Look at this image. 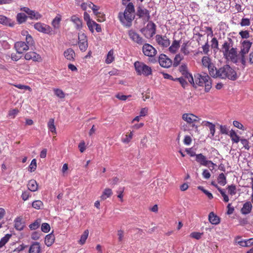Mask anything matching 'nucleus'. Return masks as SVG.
I'll list each match as a JSON object with an SVG mask.
<instances>
[{
    "mask_svg": "<svg viewBox=\"0 0 253 253\" xmlns=\"http://www.w3.org/2000/svg\"><path fill=\"white\" fill-rule=\"evenodd\" d=\"M209 220L212 224L217 225L220 223V218L214 213L211 212L209 214Z\"/></svg>",
    "mask_w": 253,
    "mask_h": 253,
    "instance_id": "nucleus-24",
    "label": "nucleus"
},
{
    "mask_svg": "<svg viewBox=\"0 0 253 253\" xmlns=\"http://www.w3.org/2000/svg\"><path fill=\"white\" fill-rule=\"evenodd\" d=\"M55 94L59 98H64L65 96L64 92L62 90L59 88L53 89Z\"/></svg>",
    "mask_w": 253,
    "mask_h": 253,
    "instance_id": "nucleus-44",
    "label": "nucleus"
},
{
    "mask_svg": "<svg viewBox=\"0 0 253 253\" xmlns=\"http://www.w3.org/2000/svg\"><path fill=\"white\" fill-rule=\"evenodd\" d=\"M14 47L16 52L19 54H22L29 49V45L22 41L15 42Z\"/></svg>",
    "mask_w": 253,
    "mask_h": 253,
    "instance_id": "nucleus-18",
    "label": "nucleus"
},
{
    "mask_svg": "<svg viewBox=\"0 0 253 253\" xmlns=\"http://www.w3.org/2000/svg\"><path fill=\"white\" fill-rule=\"evenodd\" d=\"M37 168V161L36 159H33L31 162L30 165L29 166V170L31 172L34 171Z\"/></svg>",
    "mask_w": 253,
    "mask_h": 253,
    "instance_id": "nucleus-47",
    "label": "nucleus"
},
{
    "mask_svg": "<svg viewBox=\"0 0 253 253\" xmlns=\"http://www.w3.org/2000/svg\"><path fill=\"white\" fill-rule=\"evenodd\" d=\"M27 187L31 191L35 192L38 189V184L35 179H31L28 181Z\"/></svg>",
    "mask_w": 253,
    "mask_h": 253,
    "instance_id": "nucleus-26",
    "label": "nucleus"
},
{
    "mask_svg": "<svg viewBox=\"0 0 253 253\" xmlns=\"http://www.w3.org/2000/svg\"><path fill=\"white\" fill-rule=\"evenodd\" d=\"M13 85L15 87H16L19 89L28 90L30 91H32V88H31L30 86H29L28 85H23V84H14Z\"/></svg>",
    "mask_w": 253,
    "mask_h": 253,
    "instance_id": "nucleus-49",
    "label": "nucleus"
},
{
    "mask_svg": "<svg viewBox=\"0 0 253 253\" xmlns=\"http://www.w3.org/2000/svg\"><path fill=\"white\" fill-rule=\"evenodd\" d=\"M71 21L75 25L77 30H80L83 27L82 20L76 15H73L71 17Z\"/></svg>",
    "mask_w": 253,
    "mask_h": 253,
    "instance_id": "nucleus-20",
    "label": "nucleus"
},
{
    "mask_svg": "<svg viewBox=\"0 0 253 253\" xmlns=\"http://www.w3.org/2000/svg\"><path fill=\"white\" fill-rule=\"evenodd\" d=\"M22 217L20 216L17 217L14 220V227L17 230L21 231L23 230L24 227V224L22 221Z\"/></svg>",
    "mask_w": 253,
    "mask_h": 253,
    "instance_id": "nucleus-25",
    "label": "nucleus"
},
{
    "mask_svg": "<svg viewBox=\"0 0 253 253\" xmlns=\"http://www.w3.org/2000/svg\"><path fill=\"white\" fill-rule=\"evenodd\" d=\"M54 240V235L51 233L46 235L44 239V243L47 247H50L53 244Z\"/></svg>",
    "mask_w": 253,
    "mask_h": 253,
    "instance_id": "nucleus-28",
    "label": "nucleus"
},
{
    "mask_svg": "<svg viewBox=\"0 0 253 253\" xmlns=\"http://www.w3.org/2000/svg\"><path fill=\"white\" fill-rule=\"evenodd\" d=\"M113 194L112 190L108 188H105L102 192V195L100 196L101 200L104 201L107 199L108 198L110 197Z\"/></svg>",
    "mask_w": 253,
    "mask_h": 253,
    "instance_id": "nucleus-30",
    "label": "nucleus"
},
{
    "mask_svg": "<svg viewBox=\"0 0 253 253\" xmlns=\"http://www.w3.org/2000/svg\"><path fill=\"white\" fill-rule=\"evenodd\" d=\"M41 248L40 244L38 242H34L29 248V253H41Z\"/></svg>",
    "mask_w": 253,
    "mask_h": 253,
    "instance_id": "nucleus-23",
    "label": "nucleus"
},
{
    "mask_svg": "<svg viewBox=\"0 0 253 253\" xmlns=\"http://www.w3.org/2000/svg\"><path fill=\"white\" fill-rule=\"evenodd\" d=\"M143 52L145 55L153 57L157 53V50L151 45L148 43H145L142 48Z\"/></svg>",
    "mask_w": 253,
    "mask_h": 253,
    "instance_id": "nucleus-14",
    "label": "nucleus"
},
{
    "mask_svg": "<svg viewBox=\"0 0 253 253\" xmlns=\"http://www.w3.org/2000/svg\"><path fill=\"white\" fill-rule=\"evenodd\" d=\"M156 40L158 44L163 47H167L170 45V41L166 36L157 35Z\"/></svg>",
    "mask_w": 253,
    "mask_h": 253,
    "instance_id": "nucleus-17",
    "label": "nucleus"
},
{
    "mask_svg": "<svg viewBox=\"0 0 253 253\" xmlns=\"http://www.w3.org/2000/svg\"><path fill=\"white\" fill-rule=\"evenodd\" d=\"M158 61L160 65L165 68H169L172 64V60L164 54L160 55Z\"/></svg>",
    "mask_w": 253,
    "mask_h": 253,
    "instance_id": "nucleus-12",
    "label": "nucleus"
},
{
    "mask_svg": "<svg viewBox=\"0 0 253 253\" xmlns=\"http://www.w3.org/2000/svg\"><path fill=\"white\" fill-rule=\"evenodd\" d=\"M189 82L191 84H195L200 86H205V91L209 92L211 88V80L209 76L206 74L203 75L197 74L194 75V81L193 77L190 74L187 75Z\"/></svg>",
    "mask_w": 253,
    "mask_h": 253,
    "instance_id": "nucleus-2",
    "label": "nucleus"
},
{
    "mask_svg": "<svg viewBox=\"0 0 253 253\" xmlns=\"http://www.w3.org/2000/svg\"><path fill=\"white\" fill-rule=\"evenodd\" d=\"M134 8L132 3H129L124 12H119L118 18L123 25L130 27L134 17Z\"/></svg>",
    "mask_w": 253,
    "mask_h": 253,
    "instance_id": "nucleus-4",
    "label": "nucleus"
},
{
    "mask_svg": "<svg viewBox=\"0 0 253 253\" xmlns=\"http://www.w3.org/2000/svg\"><path fill=\"white\" fill-rule=\"evenodd\" d=\"M117 235L118 236V241L122 242L124 238V231L122 229H119L117 231Z\"/></svg>",
    "mask_w": 253,
    "mask_h": 253,
    "instance_id": "nucleus-52",
    "label": "nucleus"
},
{
    "mask_svg": "<svg viewBox=\"0 0 253 253\" xmlns=\"http://www.w3.org/2000/svg\"><path fill=\"white\" fill-rule=\"evenodd\" d=\"M141 32L147 38L152 37L156 33V25L152 22H149L146 28L141 30Z\"/></svg>",
    "mask_w": 253,
    "mask_h": 253,
    "instance_id": "nucleus-7",
    "label": "nucleus"
},
{
    "mask_svg": "<svg viewBox=\"0 0 253 253\" xmlns=\"http://www.w3.org/2000/svg\"><path fill=\"white\" fill-rule=\"evenodd\" d=\"M251 22L249 19L247 18H243L241 20L240 25L241 26H248L250 25Z\"/></svg>",
    "mask_w": 253,
    "mask_h": 253,
    "instance_id": "nucleus-55",
    "label": "nucleus"
},
{
    "mask_svg": "<svg viewBox=\"0 0 253 253\" xmlns=\"http://www.w3.org/2000/svg\"><path fill=\"white\" fill-rule=\"evenodd\" d=\"M64 55L65 58L68 60L74 61L75 60L76 54L74 50L71 48L65 50Z\"/></svg>",
    "mask_w": 253,
    "mask_h": 253,
    "instance_id": "nucleus-19",
    "label": "nucleus"
},
{
    "mask_svg": "<svg viewBox=\"0 0 253 253\" xmlns=\"http://www.w3.org/2000/svg\"><path fill=\"white\" fill-rule=\"evenodd\" d=\"M220 131L221 134H228L229 129L226 126H220Z\"/></svg>",
    "mask_w": 253,
    "mask_h": 253,
    "instance_id": "nucleus-56",
    "label": "nucleus"
},
{
    "mask_svg": "<svg viewBox=\"0 0 253 253\" xmlns=\"http://www.w3.org/2000/svg\"><path fill=\"white\" fill-rule=\"evenodd\" d=\"M26 44L29 45H32L34 43V41L32 37L30 35H26Z\"/></svg>",
    "mask_w": 253,
    "mask_h": 253,
    "instance_id": "nucleus-53",
    "label": "nucleus"
},
{
    "mask_svg": "<svg viewBox=\"0 0 253 253\" xmlns=\"http://www.w3.org/2000/svg\"><path fill=\"white\" fill-rule=\"evenodd\" d=\"M183 57L180 54H177L175 56L174 58L173 66L174 67H177L179 65L181 61L183 60Z\"/></svg>",
    "mask_w": 253,
    "mask_h": 253,
    "instance_id": "nucleus-41",
    "label": "nucleus"
},
{
    "mask_svg": "<svg viewBox=\"0 0 253 253\" xmlns=\"http://www.w3.org/2000/svg\"><path fill=\"white\" fill-rule=\"evenodd\" d=\"M198 189L205 193L210 199L213 198L212 194L208 190L205 189L203 187L199 186Z\"/></svg>",
    "mask_w": 253,
    "mask_h": 253,
    "instance_id": "nucleus-51",
    "label": "nucleus"
},
{
    "mask_svg": "<svg viewBox=\"0 0 253 253\" xmlns=\"http://www.w3.org/2000/svg\"><path fill=\"white\" fill-rule=\"evenodd\" d=\"M89 31L93 33L94 32V29L95 28V21H92L91 22H87L86 24Z\"/></svg>",
    "mask_w": 253,
    "mask_h": 253,
    "instance_id": "nucleus-60",
    "label": "nucleus"
},
{
    "mask_svg": "<svg viewBox=\"0 0 253 253\" xmlns=\"http://www.w3.org/2000/svg\"><path fill=\"white\" fill-rule=\"evenodd\" d=\"M217 182L222 186H224L226 184V177L223 173L219 174L217 177Z\"/></svg>",
    "mask_w": 253,
    "mask_h": 253,
    "instance_id": "nucleus-39",
    "label": "nucleus"
},
{
    "mask_svg": "<svg viewBox=\"0 0 253 253\" xmlns=\"http://www.w3.org/2000/svg\"><path fill=\"white\" fill-rule=\"evenodd\" d=\"M0 23L11 27L15 25V22L14 21L4 15H0Z\"/></svg>",
    "mask_w": 253,
    "mask_h": 253,
    "instance_id": "nucleus-21",
    "label": "nucleus"
},
{
    "mask_svg": "<svg viewBox=\"0 0 253 253\" xmlns=\"http://www.w3.org/2000/svg\"><path fill=\"white\" fill-rule=\"evenodd\" d=\"M10 45L6 41H0V50H1L2 49H8Z\"/></svg>",
    "mask_w": 253,
    "mask_h": 253,
    "instance_id": "nucleus-54",
    "label": "nucleus"
},
{
    "mask_svg": "<svg viewBox=\"0 0 253 253\" xmlns=\"http://www.w3.org/2000/svg\"><path fill=\"white\" fill-rule=\"evenodd\" d=\"M203 234V233H200V232H193L190 234V236L192 238L199 240L201 238Z\"/></svg>",
    "mask_w": 253,
    "mask_h": 253,
    "instance_id": "nucleus-48",
    "label": "nucleus"
},
{
    "mask_svg": "<svg viewBox=\"0 0 253 253\" xmlns=\"http://www.w3.org/2000/svg\"><path fill=\"white\" fill-rule=\"evenodd\" d=\"M114 50L111 49L107 53L106 58L105 59V63L107 64H110L113 62L115 60V56L114 55Z\"/></svg>",
    "mask_w": 253,
    "mask_h": 253,
    "instance_id": "nucleus-34",
    "label": "nucleus"
},
{
    "mask_svg": "<svg viewBox=\"0 0 253 253\" xmlns=\"http://www.w3.org/2000/svg\"><path fill=\"white\" fill-rule=\"evenodd\" d=\"M132 131L126 133L124 137L122 138V142L125 144H127L130 142L133 137Z\"/></svg>",
    "mask_w": 253,
    "mask_h": 253,
    "instance_id": "nucleus-36",
    "label": "nucleus"
},
{
    "mask_svg": "<svg viewBox=\"0 0 253 253\" xmlns=\"http://www.w3.org/2000/svg\"><path fill=\"white\" fill-rule=\"evenodd\" d=\"M27 60H32L34 62H40L42 61L41 56L35 51H29L27 52L24 56Z\"/></svg>",
    "mask_w": 253,
    "mask_h": 253,
    "instance_id": "nucleus-15",
    "label": "nucleus"
},
{
    "mask_svg": "<svg viewBox=\"0 0 253 253\" xmlns=\"http://www.w3.org/2000/svg\"><path fill=\"white\" fill-rule=\"evenodd\" d=\"M228 193L233 196L236 194V187L234 185H228L227 188Z\"/></svg>",
    "mask_w": 253,
    "mask_h": 253,
    "instance_id": "nucleus-45",
    "label": "nucleus"
},
{
    "mask_svg": "<svg viewBox=\"0 0 253 253\" xmlns=\"http://www.w3.org/2000/svg\"><path fill=\"white\" fill-rule=\"evenodd\" d=\"M180 47V42L178 41L174 40L171 45L169 47V50L172 53H175Z\"/></svg>",
    "mask_w": 253,
    "mask_h": 253,
    "instance_id": "nucleus-27",
    "label": "nucleus"
},
{
    "mask_svg": "<svg viewBox=\"0 0 253 253\" xmlns=\"http://www.w3.org/2000/svg\"><path fill=\"white\" fill-rule=\"evenodd\" d=\"M61 21V16L57 14L51 22V25L54 29H58L60 27V23Z\"/></svg>",
    "mask_w": 253,
    "mask_h": 253,
    "instance_id": "nucleus-33",
    "label": "nucleus"
},
{
    "mask_svg": "<svg viewBox=\"0 0 253 253\" xmlns=\"http://www.w3.org/2000/svg\"><path fill=\"white\" fill-rule=\"evenodd\" d=\"M47 127L50 131H51L53 134H56V130L55 126L54 125V120L53 118H51L49 120L47 123Z\"/></svg>",
    "mask_w": 253,
    "mask_h": 253,
    "instance_id": "nucleus-32",
    "label": "nucleus"
},
{
    "mask_svg": "<svg viewBox=\"0 0 253 253\" xmlns=\"http://www.w3.org/2000/svg\"><path fill=\"white\" fill-rule=\"evenodd\" d=\"M219 192L223 198V201L224 202H228L229 201V198L226 194L225 191L223 189H219Z\"/></svg>",
    "mask_w": 253,
    "mask_h": 253,
    "instance_id": "nucleus-62",
    "label": "nucleus"
},
{
    "mask_svg": "<svg viewBox=\"0 0 253 253\" xmlns=\"http://www.w3.org/2000/svg\"><path fill=\"white\" fill-rule=\"evenodd\" d=\"M239 35L243 39H248L250 37L249 32L247 30L240 31Z\"/></svg>",
    "mask_w": 253,
    "mask_h": 253,
    "instance_id": "nucleus-58",
    "label": "nucleus"
},
{
    "mask_svg": "<svg viewBox=\"0 0 253 253\" xmlns=\"http://www.w3.org/2000/svg\"><path fill=\"white\" fill-rule=\"evenodd\" d=\"M206 160V157L201 153L196 156L195 161L201 166H205Z\"/></svg>",
    "mask_w": 253,
    "mask_h": 253,
    "instance_id": "nucleus-31",
    "label": "nucleus"
},
{
    "mask_svg": "<svg viewBox=\"0 0 253 253\" xmlns=\"http://www.w3.org/2000/svg\"><path fill=\"white\" fill-rule=\"evenodd\" d=\"M28 16L24 13H18L16 15V20L19 24H22L26 21Z\"/></svg>",
    "mask_w": 253,
    "mask_h": 253,
    "instance_id": "nucleus-35",
    "label": "nucleus"
},
{
    "mask_svg": "<svg viewBox=\"0 0 253 253\" xmlns=\"http://www.w3.org/2000/svg\"><path fill=\"white\" fill-rule=\"evenodd\" d=\"M229 136L232 141L234 143H238L240 141V137L237 134L235 131L233 130H231L230 131Z\"/></svg>",
    "mask_w": 253,
    "mask_h": 253,
    "instance_id": "nucleus-37",
    "label": "nucleus"
},
{
    "mask_svg": "<svg viewBox=\"0 0 253 253\" xmlns=\"http://www.w3.org/2000/svg\"><path fill=\"white\" fill-rule=\"evenodd\" d=\"M202 65L204 67L208 68L210 75L212 77V71H215V67L208 56H204L202 59Z\"/></svg>",
    "mask_w": 253,
    "mask_h": 253,
    "instance_id": "nucleus-16",
    "label": "nucleus"
},
{
    "mask_svg": "<svg viewBox=\"0 0 253 253\" xmlns=\"http://www.w3.org/2000/svg\"><path fill=\"white\" fill-rule=\"evenodd\" d=\"M182 119L185 122L189 124H191L192 126H194V123L199 122L200 118L192 113H184L182 116Z\"/></svg>",
    "mask_w": 253,
    "mask_h": 253,
    "instance_id": "nucleus-10",
    "label": "nucleus"
},
{
    "mask_svg": "<svg viewBox=\"0 0 253 253\" xmlns=\"http://www.w3.org/2000/svg\"><path fill=\"white\" fill-rule=\"evenodd\" d=\"M32 207L37 210L41 209L43 206V204L41 200H36L32 203Z\"/></svg>",
    "mask_w": 253,
    "mask_h": 253,
    "instance_id": "nucleus-42",
    "label": "nucleus"
},
{
    "mask_svg": "<svg viewBox=\"0 0 253 253\" xmlns=\"http://www.w3.org/2000/svg\"><path fill=\"white\" fill-rule=\"evenodd\" d=\"M236 243L242 247H246L247 245L245 243V240H241V238L239 237L236 238Z\"/></svg>",
    "mask_w": 253,
    "mask_h": 253,
    "instance_id": "nucleus-61",
    "label": "nucleus"
},
{
    "mask_svg": "<svg viewBox=\"0 0 253 253\" xmlns=\"http://www.w3.org/2000/svg\"><path fill=\"white\" fill-rule=\"evenodd\" d=\"M96 16L97 17V20L98 22H101L105 20V15L102 12H100Z\"/></svg>",
    "mask_w": 253,
    "mask_h": 253,
    "instance_id": "nucleus-57",
    "label": "nucleus"
},
{
    "mask_svg": "<svg viewBox=\"0 0 253 253\" xmlns=\"http://www.w3.org/2000/svg\"><path fill=\"white\" fill-rule=\"evenodd\" d=\"M78 45L82 52L85 51L88 47L87 37L84 33L80 32L78 34Z\"/></svg>",
    "mask_w": 253,
    "mask_h": 253,
    "instance_id": "nucleus-6",
    "label": "nucleus"
},
{
    "mask_svg": "<svg viewBox=\"0 0 253 253\" xmlns=\"http://www.w3.org/2000/svg\"><path fill=\"white\" fill-rule=\"evenodd\" d=\"M211 74L213 78L228 79L232 81H235L238 77L236 71L228 65H225L218 69L215 68V71H212Z\"/></svg>",
    "mask_w": 253,
    "mask_h": 253,
    "instance_id": "nucleus-1",
    "label": "nucleus"
},
{
    "mask_svg": "<svg viewBox=\"0 0 253 253\" xmlns=\"http://www.w3.org/2000/svg\"><path fill=\"white\" fill-rule=\"evenodd\" d=\"M40 222L38 220H36L32 224H31L29 225V227L31 230H35L40 226Z\"/></svg>",
    "mask_w": 253,
    "mask_h": 253,
    "instance_id": "nucleus-59",
    "label": "nucleus"
},
{
    "mask_svg": "<svg viewBox=\"0 0 253 253\" xmlns=\"http://www.w3.org/2000/svg\"><path fill=\"white\" fill-rule=\"evenodd\" d=\"M134 66L138 75H143L145 76H148L152 74L151 68L143 62L136 61Z\"/></svg>",
    "mask_w": 253,
    "mask_h": 253,
    "instance_id": "nucleus-5",
    "label": "nucleus"
},
{
    "mask_svg": "<svg viewBox=\"0 0 253 253\" xmlns=\"http://www.w3.org/2000/svg\"><path fill=\"white\" fill-rule=\"evenodd\" d=\"M252 206L250 202L245 203L241 209V212L244 214L249 213L252 210Z\"/></svg>",
    "mask_w": 253,
    "mask_h": 253,
    "instance_id": "nucleus-29",
    "label": "nucleus"
},
{
    "mask_svg": "<svg viewBox=\"0 0 253 253\" xmlns=\"http://www.w3.org/2000/svg\"><path fill=\"white\" fill-rule=\"evenodd\" d=\"M234 126L239 129L244 130V127L243 125L237 121H234L233 122Z\"/></svg>",
    "mask_w": 253,
    "mask_h": 253,
    "instance_id": "nucleus-63",
    "label": "nucleus"
},
{
    "mask_svg": "<svg viewBox=\"0 0 253 253\" xmlns=\"http://www.w3.org/2000/svg\"><path fill=\"white\" fill-rule=\"evenodd\" d=\"M128 36L129 39L139 45L144 44V40L134 30L130 29L128 31Z\"/></svg>",
    "mask_w": 253,
    "mask_h": 253,
    "instance_id": "nucleus-8",
    "label": "nucleus"
},
{
    "mask_svg": "<svg viewBox=\"0 0 253 253\" xmlns=\"http://www.w3.org/2000/svg\"><path fill=\"white\" fill-rule=\"evenodd\" d=\"M224 57L227 60L232 62H237V52L236 48L233 47V42L230 38L228 41H225L222 45L221 50Z\"/></svg>",
    "mask_w": 253,
    "mask_h": 253,
    "instance_id": "nucleus-3",
    "label": "nucleus"
},
{
    "mask_svg": "<svg viewBox=\"0 0 253 253\" xmlns=\"http://www.w3.org/2000/svg\"><path fill=\"white\" fill-rule=\"evenodd\" d=\"M34 28L38 31L43 34L51 35L53 30L52 28L48 25L41 22H37L34 24Z\"/></svg>",
    "mask_w": 253,
    "mask_h": 253,
    "instance_id": "nucleus-9",
    "label": "nucleus"
},
{
    "mask_svg": "<svg viewBox=\"0 0 253 253\" xmlns=\"http://www.w3.org/2000/svg\"><path fill=\"white\" fill-rule=\"evenodd\" d=\"M30 193L28 191H24L22 193L21 195V198L23 200L26 201L28 199L29 197L30 196Z\"/></svg>",
    "mask_w": 253,
    "mask_h": 253,
    "instance_id": "nucleus-64",
    "label": "nucleus"
},
{
    "mask_svg": "<svg viewBox=\"0 0 253 253\" xmlns=\"http://www.w3.org/2000/svg\"><path fill=\"white\" fill-rule=\"evenodd\" d=\"M18 112L19 110L17 108L11 109L8 111V116L11 118L14 119Z\"/></svg>",
    "mask_w": 253,
    "mask_h": 253,
    "instance_id": "nucleus-46",
    "label": "nucleus"
},
{
    "mask_svg": "<svg viewBox=\"0 0 253 253\" xmlns=\"http://www.w3.org/2000/svg\"><path fill=\"white\" fill-rule=\"evenodd\" d=\"M188 46V42H184L181 45L180 51L184 55H188L190 53Z\"/></svg>",
    "mask_w": 253,
    "mask_h": 253,
    "instance_id": "nucleus-40",
    "label": "nucleus"
},
{
    "mask_svg": "<svg viewBox=\"0 0 253 253\" xmlns=\"http://www.w3.org/2000/svg\"><path fill=\"white\" fill-rule=\"evenodd\" d=\"M136 15L142 19L144 23L148 22L150 17L149 11L141 6L137 8Z\"/></svg>",
    "mask_w": 253,
    "mask_h": 253,
    "instance_id": "nucleus-13",
    "label": "nucleus"
},
{
    "mask_svg": "<svg viewBox=\"0 0 253 253\" xmlns=\"http://www.w3.org/2000/svg\"><path fill=\"white\" fill-rule=\"evenodd\" d=\"M89 231L87 229L85 230L83 234L82 235L80 240L79 241V243L83 245L85 244L86 240L88 236Z\"/></svg>",
    "mask_w": 253,
    "mask_h": 253,
    "instance_id": "nucleus-38",
    "label": "nucleus"
},
{
    "mask_svg": "<svg viewBox=\"0 0 253 253\" xmlns=\"http://www.w3.org/2000/svg\"><path fill=\"white\" fill-rule=\"evenodd\" d=\"M252 45V42L249 41H244L242 43V48L240 52V54H246L250 50Z\"/></svg>",
    "mask_w": 253,
    "mask_h": 253,
    "instance_id": "nucleus-22",
    "label": "nucleus"
},
{
    "mask_svg": "<svg viewBox=\"0 0 253 253\" xmlns=\"http://www.w3.org/2000/svg\"><path fill=\"white\" fill-rule=\"evenodd\" d=\"M50 229V225L47 223H43L42 224L41 230L44 233H47L49 231Z\"/></svg>",
    "mask_w": 253,
    "mask_h": 253,
    "instance_id": "nucleus-50",
    "label": "nucleus"
},
{
    "mask_svg": "<svg viewBox=\"0 0 253 253\" xmlns=\"http://www.w3.org/2000/svg\"><path fill=\"white\" fill-rule=\"evenodd\" d=\"M11 235L6 234L4 237H2L0 240V248L4 246L9 241Z\"/></svg>",
    "mask_w": 253,
    "mask_h": 253,
    "instance_id": "nucleus-43",
    "label": "nucleus"
},
{
    "mask_svg": "<svg viewBox=\"0 0 253 253\" xmlns=\"http://www.w3.org/2000/svg\"><path fill=\"white\" fill-rule=\"evenodd\" d=\"M20 10L26 13L28 17L31 20H38L42 17V14L35 10L30 9L27 7H23L20 8Z\"/></svg>",
    "mask_w": 253,
    "mask_h": 253,
    "instance_id": "nucleus-11",
    "label": "nucleus"
}]
</instances>
